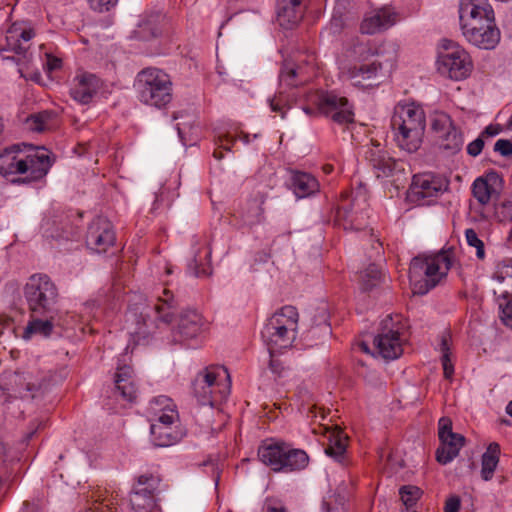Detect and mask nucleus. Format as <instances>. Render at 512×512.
<instances>
[{
  "mask_svg": "<svg viewBox=\"0 0 512 512\" xmlns=\"http://www.w3.org/2000/svg\"><path fill=\"white\" fill-rule=\"evenodd\" d=\"M459 19L466 40L481 49H494L500 41L499 29L486 27V35L477 34V29L495 20V14L488 0H460Z\"/></svg>",
  "mask_w": 512,
  "mask_h": 512,
  "instance_id": "nucleus-1",
  "label": "nucleus"
},
{
  "mask_svg": "<svg viewBox=\"0 0 512 512\" xmlns=\"http://www.w3.org/2000/svg\"><path fill=\"white\" fill-rule=\"evenodd\" d=\"M456 261L454 247L443 248L436 254L417 256L409 266V280L413 293L424 295L440 284Z\"/></svg>",
  "mask_w": 512,
  "mask_h": 512,
  "instance_id": "nucleus-2",
  "label": "nucleus"
},
{
  "mask_svg": "<svg viewBox=\"0 0 512 512\" xmlns=\"http://www.w3.org/2000/svg\"><path fill=\"white\" fill-rule=\"evenodd\" d=\"M391 127L398 147L409 153L422 144L426 127L424 110L415 103H399L391 118Z\"/></svg>",
  "mask_w": 512,
  "mask_h": 512,
  "instance_id": "nucleus-3",
  "label": "nucleus"
},
{
  "mask_svg": "<svg viewBox=\"0 0 512 512\" xmlns=\"http://www.w3.org/2000/svg\"><path fill=\"white\" fill-rule=\"evenodd\" d=\"M134 89L138 101L149 107L164 109L173 99L171 76L157 67L140 70L134 80Z\"/></svg>",
  "mask_w": 512,
  "mask_h": 512,
  "instance_id": "nucleus-4",
  "label": "nucleus"
},
{
  "mask_svg": "<svg viewBox=\"0 0 512 512\" xmlns=\"http://www.w3.org/2000/svg\"><path fill=\"white\" fill-rule=\"evenodd\" d=\"M230 375L220 365H211L201 370L192 382L193 395L203 406L216 407L230 394Z\"/></svg>",
  "mask_w": 512,
  "mask_h": 512,
  "instance_id": "nucleus-5",
  "label": "nucleus"
},
{
  "mask_svg": "<svg viewBox=\"0 0 512 512\" xmlns=\"http://www.w3.org/2000/svg\"><path fill=\"white\" fill-rule=\"evenodd\" d=\"M298 321V311L291 305L283 306L268 319L261 331V336L270 351L291 346L296 338Z\"/></svg>",
  "mask_w": 512,
  "mask_h": 512,
  "instance_id": "nucleus-6",
  "label": "nucleus"
},
{
  "mask_svg": "<svg viewBox=\"0 0 512 512\" xmlns=\"http://www.w3.org/2000/svg\"><path fill=\"white\" fill-rule=\"evenodd\" d=\"M24 297L32 316H51L57 313L58 288L47 274L31 275L24 286Z\"/></svg>",
  "mask_w": 512,
  "mask_h": 512,
  "instance_id": "nucleus-7",
  "label": "nucleus"
},
{
  "mask_svg": "<svg viewBox=\"0 0 512 512\" xmlns=\"http://www.w3.org/2000/svg\"><path fill=\"white\" fill-rule=\"evenodd\" d=\"M444 51L438 57V70L453 80L467 78L473 69L471 57L464 48L449 40H445Z\"/></svg>",
  "mask_w": 512,
  "mask_h": 512,
  "instance_id": "nucleus-8",
  "label": "nucleus"
},
{
  "mask_svg": "<svg viewBox=\"0 0 512 512\" xmlns=\"http://www.w3.org/2000/svg\"><path fill=\"white\" fill-rule=\"evenodd\" d=\"M449 188V180L433 172L419 173L413 176L409 188V197L420 205H429Z\"/></svg>",
  "mask_w": 512,
  "mask_h": 512,
  "instance_id": "nucleus-9",
  "label": "nucleus"
},
{
  "mask_svg": "<svg viewBox=\"0 0 512 512\" xmlns=\"http://www.w3.org/2000/svg\"><path fill=\"white\" fill-rule=\"evenodd\" d=\"M403 342L399 322L387 316L381 322L380 332L374 338L377 353L386 360H394L403 353Z\"/></svg>",
  "mask_w": 512,
  "mask_h": 512,
  "instance_id": "nucleus-10",
  "label": "nucleus"
},
{
  "mask_svg": "<svg viewBox=\"0 0 512 512\" xmlns=\"http://www.w3.org/2000/svg\"><path fill=\"white\" fill-rule=\"evenodd\" d=\"M314 103L318 113L330 117L337 124H348L354 121L352 106L346 97L334 92H321Z\"/></svg>",
  "mask_w": 512,
  "mask_h": 512,
  "instance_id": "nucleus-11",
  "label": "nucleus"
},
{
  "mask_svg": "<svg viewBox=\"0 0 512 512\" xmlns=\"http://www.w3.org/2000/svg\"><path fill=\"white\" fill-rule=\"evenodd\" d=\"M432 130L438 134L439 147L447 155H455L464 144L463 133L446 113H438L432 121Z\"/></svg>",
  "mask_w": 512,
  "mask_h": 512,
  "instance_id": "nucleus-12",
  "label": "nucleus"
},
{
  "mask_svg": "<svg viewBox=\"0 0 512 512\" xmlns=\"http://www.w3.org/2000/svg\"><path fill=\"white\" fill-rule=\"evenodd\" d=\"M160 479L152 474L138 477L137 485L130 494V505L134 512H154L157 509L155 491Z\"/></svg>",
  "mask_w": 512,
  "mask_h": 512,
  "instance_id": "nucleus-13",
  "label": "nucleus"
},
{
  "mask_svg": "<svg viewBox=\"0 0 512 512\" xmlns=\"http://www.w3.org/2000/svg\"><path fill=\"white\" fill-rule=\"evenodd\" d=\"M116 236L112 223L103 217H97L89 224L86 234V246L96 253H105L115 244Z\"/></svg>",
  "mask_w": 512,
  "mask_h": 512,
  "instance_id": "nucleus-14",
  "label": "nucleus"
},
{
  "mask_svg": "<svg viewBox=\"0 0 512 512\" xmlns=\"http://www.w3.org/2000/svg\"><path fill=\"white\" fill-rule=\"evenodd\" d=\"M382 70V63L372 62H354L344 64L340 68V77L352 83L356 87H370V81L376 79Z\"/></svg>",
  "mask_w": 512,
  "mask_h": 512,
  "instance_id": "nucleus-15",
  "label": "nucleus"
},
{
  "mask_svg": "<svg viewBox=\"0 0 512 512\" xmlns=\"http://www.w3.org/2000/svg\"><path fill=\"white\" fill-rule=\"evenodd\" d=\"M208 327V321L196 310L182 311L173 330L174 341L184 342L195 339L205 332Z\"/></svg>",
  "mask_w": 512,
  "mask_h": 512,
  "instance_id": "nucleus-16",
  "label": "nucleus"
},
{
  "mask_svg": "<svg viewBox=\"0 0 512 512\" xmlns=\"http://www.w3.org/2000/svg\"><path fill=\"white\" fill-rule=\"evenodd\" d=\"M35 36L32 28L22 23H13L5 32H0V53L14 52L24 54L29 41Z\"/></svg>",
  "mask_w": 512,
  "mask_h": 512,
  "instance_id": "nucleus-17",
  "label": "nucleus"
},
{
  "mask_svg": "<svg viewBox=\"0 0 512 512\" xmlns=\"http://www.w3.org/2000/svg\"><path fill=\"white\" fill-rule=\"evenodd\" d=\"M366 203L361 206L356 199H343L335 214V224L344 230H360L366 225Z\"/></svg>",
  "mask_w": 512,
  "mask_h": 512,
  "instance_id": "nucleus-18",
  "label": "nucleus"
},
{
  "mask_svg": "<svg viewBox=\"0 0 512 512\" xmlns=\"http://www.w3.org/2000/svg\"><path fill=\"white\" fill-rule=\"evenodd\" d=\"M366 159L375 170L377 177H389L395 172L404 173L405 171V163L391 157L380 144H372L366 151Z\"/></svg>",
  "mask_w": 512,
  "mask_h": 512,
  "instance_id": "nucleus-19",
  "label": "nucleus"
},
{
  "mask_svg": "<svg viewBox=\"0 0 512 512\" xmlns=\"http://www.w3.org/2000/svg\"><path fill=\"white\" fill-rule=\"evenodd\" d=\"M102 87L101 79L89 72H79L72 80L71 97L80 104H89Z\"/></svg>",
  "mask_w": 512,
  "mask_h": 512,
  "instance_id": "nucleus-20",
  "label": "nucleus"
},
{
  "mask_svg": "<svg viewBox=\"0 0 512 512\" xmlns=\"http://www.w3.org/2000/svg\"><path fill=\"white\" fill-rule=\"evenodd\" d=\"M25 163V177L11 179L12 182H32L42 179L48 173L52 162L49 151L45 148H37L34 153L23 158Z\"/></svg>",
  "mask_w": 512,
  "mask_h": 512,
  "instance_id": "nucleus-21",
  "label": "nucleus"
},
{
  "mask_svg": "<svg viewBox=\"0 0 512 512\" xmlns=\"http://www.w3.org/2000/svg\"><path fill=\"white\" fill-rule=\"evenodd\" d=\"M306 0H277V21L284 29H293L304 17Z\"/></svg>",
  "mask_w": 512,
  "mask_h": 512,
  "instance_id": "nucleus-22",
  "label": "nucleus"
},
{
  "mask_svg": "<svg viewBox=\"0 0 512 512\" xmlns=\"http://www.w3.org/2000/svg\"><path fill=\"white\" fill-rule=\"evenodd\" d=\"M146 416L151 422H176L179 414L174 401L165 395L152 398L146 408Z\"/></svg>",
  "mask_w": 512,
  "mask_h": 512,
  "instance_id": "nucleus-23",
  "label": "nucleus"
},
{
  "mask_svg": "<svg viewBox=\"0 0 512 512\" xmlns=\"http://www.w3.org/2000/svg\"><path fill=\"white\" fill-rule=\"evenodd\" d=\"M397 21V14L390 8L384 7L368 13L361 22L360 31L363 34H376L392 27Z\"/></svg>",
  "mask_w": 512,
  "mask_h": 512,
  "instance_id": "nucleus-24",
  "label": "nucleus"
},
{
  "mask_svg": "<svg viewBox=\"0 0 512 512\" xmlns=\"http://www.w3.org/2000/svg\"><path fill=\"white\" fill-rule=\"evenodd\" d=\"M288 443L280 440L267 439L258 448V457L266 466L274 472H280L283 457Z\"/></svg>",
  "mask_w": 512,
  "mask_h": 512,
  "instance_id": "nucleus-25",
  "label": "nucleus"
},
{
  "mask_svg": "<svg viewBox=\"0 0 512 512\" xmlns=\"http://www.w3.org/2000/svg\"><path fill=\"white\" fill-rule=\"evenodd\" d=\"M114 393L126 403H132L136 400L138 388L134 379L133 369L130 366L123 365L117 368Z\"/></svg>",
  "mask_w": 512,
  "mask_h": 512,
  "instance_id": "nucleus-26",
  "label": "nucleus"
},
{
  "mask_svg": "<svg viewBox=\"0 0 512 512\" xmlns=\"http://www.w3.org/2000/svg\"><path fill=\"white\" fill-rule=\"evenodd\" d=\"M290 180V187L298 198L312 196L320 190L319 181L309 173L293 171Z\"/></svg>",
  "mask_w": 512,
  "mask_h": 512,
  "instance_id": "nucleus-27",
  "label": "nucleus"
},
{
  "mask_svg": "<svg viewBox=\"0 0 512 512\" xmlns=\"http://www.w3.org/2000/svg\"><path fill=\"white\" fill-rule=\"evenodd\" d=\"M19 152V147L17 145L6 148L4 152L0 155V175L8 178L12 175H24L25 173V163L23 162V158H20L17 153Z\"/></svg>",
  "mask_w": 512,
  "mask_h": 512,
  "instance_id": "nucleus-28",
  "label": "nucleus"
},
{
  "mask_svg": "<svg viewBox=\"0 0 512 512\" xmlns=\"http://www.w3.org/2000/svg\"><path fill=\"white\" fill-rule=\"evenodd\" d=\"M174 423L167 421L165 423L161 421L151 422L150 432L154 446L168 447L178 442L179 435L172 427Z\"/></svg>",
  "mask_w": 512,
  "mask_h": 512,
  "instance_id": "nucleus-29",
  "label": "nucleus"
},
{
  "mask_svg": "<svg viewBox=\"0 0 512 512\" xmlns=\"http://www.w3.org/2000/svg\"><path fill=\"white\" fill-rule=\"evenodd\" d=\"M442 445L436 451V459L441 464H448L458 456L463 447L465 438L461 434L452 433L447 437L440 439Z\"/></svg>",
  "mask_w": 512,
  "mask_h": 512,
  "instance_id": "nucleus-30",
  "label": "nucleus"
},
{
  "mask_svg": "<svg viewBox=\"0 0 512 512\" xmlns=\"http://www.w3.org/2000/svg\"><path fill=\"white\" fill-rule=\"evenodd\" d=\"M176 308L177 303L173 293L168 289H163L162 295L158 296L152 311L159 322L168 325L172 322Z\"/></svg>",
  "mask_w": 512,
  "mask_h": 512,
  "instance_id": "nucleus-31",
  "label": "nucleus"
},
{
  "mask_svg": "<svg viewBox=\"0 0 512 512\" xmlns=\"http://www.w3.org/2000/svg\"><path fill=\"white\" fill-rule=\"evenodd\" d=\"M56 314L51 316H32L23 331V338L26 340L31 339L34 335L49 337L54 328V319Z\"/></svg>",
  "mask_w": 512,
  "mask_h": 512,
  "instance_id": "nucleus-32",
  "label": "nucleus"
},
{
  "mask_svg": "<svg viewBox=\"0 0 512 512\" xmlns=\"http://www.w3.org/2000/svg\"><path fill=\"white\" fill-rule=\"evenodd\" d=\"M309 464V456L302 449L293 448L288 443L285 455L282 461L280 472L290 473L305 469Z\"/></svg>",
  "mask_w": 512,
  "mask_h": 512,
  "instance_id": "nucleus-33",
  "label": "nucleus"
},
{
  "mask_svg": "<svg viewBox=\"0 0 512 512\" xmlns=\"http://www.w3.org/2000/svg\"><path fill=\"white\" fill-rule=\"evenodd\" d=\"M439 351L441 353V364L443 374L446 379H451L454 375V364L452 361V336L447 330L443 331L440 336Z\"/></svg>",
  "mask_w": 512,
  "mask_h": 512,
  "instance_id": "nucleus-34",
  "label": "nucleus"
},
{
  "mask_svg": "<svg viewBox=\"0 0 512 512\" xmlns=\"http://www.w3.org/2000/svg\"><path fill=\"white\" fill-rule=\"evenodd\" d=\"M500 446L493 442L489 444L486 452L482 455L481 460V477L485 481L493 478L494 472L499 463Z\"/></svg>",
  "mask_w": 512,
  "mask_h": 512,
  "instance_id": "nucleus-35",
  "label": "nucleus"
},
{
  "mask_svg": "<svg viewBox=\"0 0 512 512\" xmlns=\"http://www.w3.org/2000/svg\"><path fill=\"white\" fill-rule=\"evenodd\" d=\"M279 81L288 87H296L308 81L304 75L303 69L294 63L285 61L279 73Z\"/></svg>",
  "mask_w": 512,
  "mask_h": 512,
  "instance_id": "nucleus-36",
  "label": "nucleus"
},
{
  "mask_svg": "<svg viewBox=\"0 0 512 512\" xmlns=\"http://www.w3.org/2000/svg\"><path fill=\"white\" fill-rule=\"evenodd\" d=\"M493 294L499 307L501 321L505 326L512 328V293L500 286L493 288Z\"/></svg>",
  "mask_w": 512,
  "mask_h": 512,
  "instance_id": "nucleus-37",
  "label": "nucleus"
},
{
  "mask_svg": "<svg viewBox=\"0 0 512 512\" xmlns=\"http://www.w3.org/2000/svg\"><path fill=\"white\" fill-rule=\"evenodd\" d=\"M376 55L378 48L371 41L363 42L356 39L348 49V56L354 62H365Z\"/></svg>",
  "mask_w": 512,
  "mask_h": 512,
  "instance_id": "nucleus-38",
  "label": "nucleus"
},
{
  "mask_svg": "<svg viewBox=\"0 0 512 512\" xmlns=\"http://www.w3.org/2000/svg\"><path fill=\"white\" fill-rule=\"evenodd\" d=\"M146 317L141 315V319L137 321L136 328L132 333L136 344H146L150 336H152L158 328L156 320L151 319L149 314Z\"/></svg>",
  "mask_w": 512,
  "mask_h": 512,
  "instance_id": "nucleus-39",
  "label": "nucleus"
},
{
  "mask_svg": "<svg viewBox=\"0 0 512 512\" xmlns=\"http://www.w3.org/2000/svg\"><path fill=\"white\" fill-rule=\"evenodd\" d=\"M346 448L347 437L342 431H338L329 437V443L325 448V453L335 460L341 462L344 458Z\"/></svg>",
  "mask_w": 512,
  "mask_h": 512,
  "instance_id": "nucleus-40",
  "label": "nucleus"
},
{
  "mask_svg": "<svg viewBox=\"0 0 512 512\" xmlns=\"http://www.w3.org/2000/svg\"><path fill=\"white\" fill-rule=\"evenodd\" d=\"M382 277V272L376 264H370L364 271L359 274L362 289L370 290L377 286Z\"/></svg>",
  "mask_w": 512,
  "mask_h": 512,
  "instance_id": "nucleus-41",
  "label": "nucleus"
},
{
  "mask_svg": "<svg viewBox=\"0 0 512 512\" xmlns=\"http://www.w3.org/2000/svg\"><path fill=\"white\" fill-rule=\"evenodd\" d=\"M493 280L496 282L495 287H503L502 284L507 282L509 289L507 292L512 293V260H504L498 265L496 272L493 275Z\"/></svg>",
  "mask_w": 512,
  "mask_h": 512,
  "instance_id": "nucleus-42",
  "label": "nucleus"
},
{
  "mask_svg": "<svg viewBox=\"0 0 512 512\" xmlns=\"http://www.w3.org/2000/svg\"><path fill=\"white\" fill-rule=\"evenodd\" d=\"M53 114L49 111H42L27 118L28 128L34 132H43L48 129Z\"/></svg>",
  "mask_w": 512,
  "mask_h": 512,
  "instance_id": "nucleus-43",
  "label": "nucleus"
},
{
  "mask_svg": "<svg viewBox=\"0 0 512 512\" xmlns=\"http://www.w3.org/2000/svg\"><path fill=\"white\" fill-rule=\"evenodd\" d=\"M472 193L481 205H486L491 198V187L486 179L479 177L472 184Z\"/></svg>",
  "mask_w": 512,
  "mask_h": 512,
  "instance_id": "nucleus-44",
  "label": "nucleus"
},
{
  "mask_svg": "<svg viewBox=\"0 0 512 512\" xmlns=\"http://www.w3.org/2000/svg\"><path fill=\"white\" fill-rule=\"evenodd\" d=\"M400 498L407 509L414 507L422 495L419 487L404 485L399 489Z\"/></svg>",
  "mask_w": 512,
  "mask_h": 512,
  "instance_id": "nucleus-45",
  "label": "nucleus"
},
{
  "mask_svg": "<svg viewBox=\"0 0 512 512\" xmlns=\"http://www.w3.org/2000/svg\"><path fill=\"white\" fill-rule=\"evenodd\" d=\"M189 271L196 277H206L211 273V267L207 262H203L200 248L195 251L192 261L188 265Z\"/></svg>",
  "mask_w": 512,
  "mask_h": 512,
  "instance_id": "nucleus-46",
  "label": "nucleus"
},
{
  "mask_svg": "<svg viewBox=\"0 0 512 512\" xmlns=\"http://www.w3.org/2000/svg\"><path fill=\"white\" fill-rule=\"evenodd\" d=\"M242 219L247 226L252 227L258 225L264 220V210L259 204L253 202L250 204L247 212L243 213Z\"/></svg>",
  "mask_w": 512,
  "mask_h": 512,
  "instance_id": "nucleus-47",
  "label": "nucleus"
},
{
  "mask_svg": "<svg viewBox=\"0 0 512 512\" xmlns=\"http://www.w3.org/2000/svg\"><path fill=\"white\" fill-rule=\"evenodd\" d=\"M465 237L468 245L476 248V256L478 259L483 260L485 258V248L483 241L478 237L477 233L473 229H467L465 231Z\"/></svg>",
  "mask_w": 512,
  "mask_h": 512,
  "instance_id": "nucleus-48",
  "label": "nucleus"
},
{
  "mask_svg": "<svg viewBox=\"0 0 512 512\" xmlns=\"http://www.w3.org/2000/svg\"><path fill=\"white\" fill-rule=\"evenodd\" d=\"M235 143V139L230 134L220 136L218 138V149L213 153L214 158L221 160L223 158V150L231 151L232 146Z\"/></svg>",
  "mask_w": 512,
  "mask_h": 512,
  "instance_id": "nucleus-49",
  "label": "nucleus"
},
{
  "mask_svg": "<svg viewBox=\"0 0 512 512\" xmlns=\"http://www.w3.org/2000/svg\"><path fill=\"white\" fill-rule=\"evenodd\" d=\"M269 105L271 110L278 113L281 118L285 117V114L289 109L288 102L282 93H279L278 95H275L273 98L269 99Z\"/></svg>",
  "mask_w": 512,
  "mask_h": 512,
  "instance_id": "nucleus-50",
  "label": "nucleus"
},
{
  "mask_svg": "<svg viewBox=\"0 0 512 512\" xmlns=\"http://www.w3.org/2000/svg\"><path fill=\"white\" fill-rule=\"evenodd\" d=\"M117 2L118 0H88L90 8L96 12L109 11Z\"/></svg>",
  "mask_w": 512,
  "mask_h": 512,
  "instance_id": "nucleus-51",
  "label": "nucleus"
},
{
  "mask_svg": "<svg viewBox=\"0 0 512 512\" xmlns=\"http://www.w3.org/2000/svg\"><path fill=\"white\" fill-rule=\"evenodd\" d=\"M494 150L502 156L512 155V142L506 139H499L494 145Z\"/></svg>",
  "mask_w": 512,
  "mask_h": 512,
  "instance_id": "nucleus-52",
  "label": "nucleus"
},
{
  "mask_svg": "<svg viewBox=\"0 0 512 512\" xmlns=\"http://www.w3.org/2000/svg\"><path fill=\"white\" fill-rule=\"evenodd\" d=\"M483 147H484V140L480 136L467 145V153L470 156L476 157L482 152Z\"/></svg>",
  "mask_w": 512,
  "mask_h": 512,
  "instance_id": "nucleus-53",
  "label": "nucleus"
},
{
  "mask_svg": "<svg viewBox=\"0 0 512 512\" xmlns=\"http://www.w3.org/2000/svg\"><path fill=\"white\" fill-rule=\"evenodd\" d=\"M264 512H290L281 502L267 500L263 507Z\"/></svg>",
  "mask_w": 512,
  "mask_h": 512,
  "instance_id": "nucleus-54",
  "label": "nucleus"
},
{
  "mask_svg": "<svg viewBox=\"0 0 512 512\" xmlns=\"http://www.w3.org/2000/svg\"><path fill=\"white\" fill-rule=\"evenodd\" d=\"M454 433L452 431V423L448 418H441L439 420V439L447 437L449 434Z\"/></svg>",
  "mask_w": 512,
  "mask_h": 512,
  "instance_id": "nucleus-55",
  "label": "nucleus"
},
{
  "mask_svg": "<svg viewBox=\"0 0 512 512\" xmlns=\"http://www.w3.org/2000/svg\"><path fill=\"white\" fill-rule=\"evenodd\" d=\"M461 501L458 496L449 497L444 505V512H459Z\"/></svg>",
  "mask_w": 512,
  "mask_h": 512,
  "instance_id": "nucleus-56",
  "label": "nucleus"
},
{
  "mask_svg": "<svg viewBox=\"0 0 512 512\" xmlns=\"http://www.w3.org/2000/svg\"><path fill=\"white\" fill-rule=\"evenodd\" d=\"M46 65L49 71H53L61 67V60L57 57L47 55Z\"/></svg>",
  "mask_w": 512,
  "mask_h": 512,
  "instance_id": "nucleus-57",
  "label": "nucleus"
},
{
  "mask_svg": "<svg viewBox=\"0 0 512 512\" xmlns=\"http://www.w3.org/2000/svg\"><path fill=\"white\" fill-rule=\"evenodd\" d=\"M501 130L502 129L499 125H489L484 129V131L481 134V137L484 135L491 136V137L496 136L501 132Z\"/></svg>",
  "mask_w": 512,
  "mask_h": 512,
  "instance_id": "nucleus-58",
  "label": "nucleus"
},
{
  "mask_svg": "<svg viewBox=\"0 0 512 512\" xmlns=\"http://www.w3.org/2000/svg\"><path fill=\"white\" fill-rule=\"evenodd\" d=\"M339 0H337V6L331 19V26H335L337 29L341 26V19L339 18Z\"/></svg>",
  "mask_w": 512,
  "mask_h": 512,
  "instance_id": "nucleus-59",
  "label": "nucleus"
},
{
  "mask_svg": "<svg viewBox=\"0 0 512 512\" xmlns=\"http://www.w3.org/2000/svg\"><path fill=\"white\" fill-rule=\"evenodd\" d=\"M486 27H489L490 29H499L496 25V21L493 20L491 23H487L483 27H479L477 29V34H480L482 37H485V35L487 34Z\"/></svg>",
  "mask_w": 512,
  "mask_h": 512,
  "instance_id": "nucleus-60",
  "label": "nucleus"
},
{
  "mask_svg": "<svg viewBox=\"0 0 512 512\" xmlns=\"http://www.w3.org/2000/svg\"><path fill=\"white\" fill-rule=\"evenodd\" d=\"M232 137L235 139V142L239 139L244 144L250 143V135L248 133L243 132V131H240L239 134H237L235 136H232Z\"/></svg>",
  "mask_w": 512,
  "mask_h": 512,
  "instance_id": "nucleus-61",
  "label": "nucleus"
},
{
  "mask_svg": "<svg viewBox=\"0 0 512 512\" xmlns=\"http://www.w3.org/2000/svg\"><path fill=\"white\" fill-rule=\"evenodd\" d=\"M322 170L325 174H330L333 172L334 170V166L331 165V164H325L323 167H322Z\"/></svg>",
  "mask_w": 512,
  "mask_h": 512,
  "instance_id": "nucleus-62",
  "label": "nucleus"
},
{
  "mask_svg": "<svg viewBox=\"0 0 512 512\" xmlns=\"http://www.w3.org/2000/svg\"><path fill=\"white\" fill-rule=\"evenodd\" d=\"M359 347H360V349H361L363 352H365V353H370V348H369L368 344H366L365 342H361V343L359 344Z\"/></svg>",
  "mask_w": 512,
  "mask_h": 512,
  "instance_id": "nucleus-63",
  "label": "nucleus"
},
{
  "mask_svg": "<svg viewBox=\"0 0 512 512\" xmlns=\"http://www.w3.org/2000/svg\"><path fill=\"white\" fill-rule=\"evenodd\" d=\"M506 413L512 417V401L507 404Z\"/></svg>",
  "mask_w": 512,
  "mask_h": 512,
  "instance_id": "nucleus-64",
  "label": "nucleus"
}]
</instances>
